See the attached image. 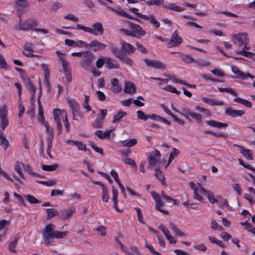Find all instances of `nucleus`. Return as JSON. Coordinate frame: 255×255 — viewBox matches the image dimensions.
<instances>
[{
    "label": "nucleus",
    "mask_w": 255,
    "mask_h": 255,
    "mask_svg": "<svg viewBox=\"0 0 255 255\" xmlns=\"http://www.w3.org/2000/svg\"><path fill=\"white\" fill-rule=\"evenodd\" d=\"M68 234V232H60V231H55V234L54 238L56 239H63L66 237Z\"/></svg>",
    "instance_id": "56"
},
{
    "label": "nucleus",
    "mask_w": 255,
    "mask_h": 255,
    "mask_svg": "<svg viewBox=\"0 0 255 255\" xmlns=\"http://www.w3.org/2000/svg\"><path fill=\"white\" fill-rule=\"evenodd\" d=\"M225 114L233 118L237 117L239 116V112L237 110H234L232 108L227 109L225 111Z\"/></svg>",
    "instance_id": "47"
},
{
    "label": "nucleus",
    "mask_w": 255,
    "mask_h": 255,
    "mask_svg": "<svg viewBox=\"0 0 255 255\" xmlns=\"http://www.w3.org/2000/svg\"><path fill=\"white\" fill-rule=\"evenodd\" d=\"M89 44L83 40H78L76 41V47L81 48H89Z\"/></svg>",
    "instance_id": "55"
},
{
    "label": "nucleus",
    "mask_w": 255,
    "mask_h": 255,
    "mask_svg": "<svg viewBox=\"0 0 255 255\" xmlns=\"http://www.w3.org/2000/svg\"><path fill=\"white\" fill-rule=\"evenodd\" d=\"M106 57L101 56L97 59L96 62V65L98 68H101L103 66L104 63L106 64Z\"/></svg>",
    "instance_id": "52"
},
{
    "label": "nucleus",
    "mask_w": 255,
    "mask_h": 255,
    "mask_svg": "<svg viewBox=\"0 0 255 255\" xmlns=\"http://www.w3.org/2000/svg\"><path fill=\"white\" fill-rule=\"evenodd\" d=\"M155 176L163 184L165 182V176L162 171L158 168L155 169Z\"/></svg>",
    "instance_id": "37"
},
{
    "label": "nucleus",
    "mask_w": 255,
    "mask_h": 255,
    "mask_svg": "<svg viewBox=\"0 0 255 255\" xmlns=\"http://www.w3.org/2000/svg\"><path fill=\"white\" fill-rule=\"evenodd\" d=\"M33 44L30 42H26L24 46L23 54L27 57H36L41 58V56L38 55L34 54Z\"/></svg>",
    "instance_id": "10"
},
{
    "label": "nucleus",
    "mask_w": 255,
    "mask_h": 255,
    "mask_svg": "<svg viewBox=\"0 0 255 255\" xmlns=\"http://www.w3.org/2000/svg\"><path fill=\"white\" fill-rule=\"evenodd\" d=\"M160 156V153L159 151L156 150L152 151L147 157L149 166H152L155 165L159 160Z\"/></svg>",
    "instance_id": "15"
},
{
    "label": "nucleus",
    "mask_w": 255,
    "mask_h": 255,
    "mask_svg": "<svg viewBox=\"0 0 255 255\" xmlns=\"http://www.w3.org/2000/svg\"><path fill=\"white\" fill-rule=\"evenodd\" d=\"M137 141L136 138H132L121 140L120 143H121V145L123 147L130 148L135 146L137 144Z\"/></svg>",
    "instance_id": "24"
},
{
    "label": "nucleus",
    "mask_w": 255,
    "mask_h": 255,
    "mask_svg": "<svg viewBox=\"0 0 255 255\" xmlns=\"http://www.w3.org/2000/svg\"><path fill=\"white\" fill-rule=\"evenodd\" d=\"M56 53L57 54L58 59L60 60L61 63H63L67 60L66 59V54L63 53H61L59 52V51H57L56 52Z\"/></svg>",
    "instance_id": "62"
},
{
    "label": "nucleus",
    "mask_w": 255,
    "mask_h": 255,
    "mask_svg": "<svg viewBox=\"0 0 255 255\" xmlns=\"http://www.w3.org/2000/svg\"><path fill=\"white\" fill-rule=\"evenodd\" d=\"M165 8H168L170 10H173L174 11L180 12L184 10V8L179 6L174 3H170L167 4L165 6Z\"/></svg>",
    "instance_id": "35"
},
{
    "label": "nucleus",
    "mask_w": 255,
    "mask_h": 255,
    "mask_svg": "<svg viewBox=\"0 0 255 255\" xmlns=\"http://www.w3.org/2000/svg\"><path fill=\"white\" fill-rule=\"evenodd\" d=\"M138 17L140 18L145 20H148L149 22L152 24V25L156 28H158L160 26V23L158 21H157L153 14H150L149 15H146L143 14H138Z\"/></svg>",
    "instance_id": "14"
},
{
    "label": "nucleus",
    "mask_w": 255,
    "mask_h": 255,
    "mask_svg": "<svg viewBox=\"0 0 255 255\" xmlns=\"http://www.w3.org/2000/svg\"><path fill=\"white\" fill-rule=\"evenodd\" d=\"M109 9L112 12L116 13L117 15L128 19H133L132 16L127 13L122 7L115 8L112 7H108Z\"/></svg>",
    "instance_id": "23"
},
{
    "label": "nucleus",
    "mask_w": 255,
    "mask_h": 255,
    "mask_svg": "<svg viewBox=\"0 0 255 255\" xmlns=\"http://www.w3.org/2000/svg\"><path fill=\"white\" fill-rule=\"evenodd\" d=\"M120 43L121 45V51H123L124 53L130 54L134 52L135 48L130 43L123 40H121Z\"/></svg>",
    "instance_id": "18"
},
{
    "label": "nucleus",
    "mask_w": 255,
    "mask_h": 255,
    "mask_svg": "<svg viewBox=\"0 0 255 255\" xmlns=\"http://www.w3.org/2000/svg\"><path fill=\"white\" fill-rule=\"evenodd\" d=\"M40 123L43 125L46 128L47 139V153L48 155H50V152L52 146L54 131L48 122L44 121V122H41Z\"/></svg>",
    "instance_id": "4"
},
{
    "label": "nucleus",
    "mask_w": 255,
    "mask_h": 255,
    "mask_svg": "<svg viewBox=\"0 0 255 255\" xmlns=\"http://www.w3.org/2000/svg\"><path fill=\"white\" fill-rule=\"evenodd\" d=\"M143 1H144L145 3L148 5H160L164 3L163 0H143Z\"/></svg>",
    "instance_id": "43"
},
{
    "label": "nucleus",
    "mask_w": 255,
    "mask_h": 255,
    "mask_svg": "<svg viewBox=\"0 0 255 255\" xmlns=\"http://www.w3.org/2000/svg\"><path fill=\"white\" fill-rule=\"evenodd\" d=\"M75 212L76 209L74 207L67 208L60 212V218L64 221L69 220Z\"/></svg>",
    "instance_id": "11"
},
{
    "label": "nucleus",
    "mask_w": 255,
    "mask_h": 255,
    "mask_svg": "<svg viewBox=\"0 0 255 255\" xmlns=\"http://www.w3.org/2000/svg\"><path fill=\"white\" fill-rule=\"evenodd\" d=\"M109 47L111 52L117 58L122 54L121 50L114 43L110 42L109 44Z\"/></svg>",
    "instance_id": "32"
},
{
    "label": "nucleus",
    "mask_w": 255,
    "mask_h": 255,
    "mask_svg": "<svg viewBox=\"0 0 255 255\" xmlns=\"http://www.w3.org/2000/svg\"><path fill=\"white\" fill-rule=\"evenodd\" d=\"M124 163L128 164L132 167H136L134 160L130 158H127L123 159Z\"/></svg>",
    "instance_id": "60"
},
{
    "label": "nucleus",
    "mask_w": 255,
    "mask_h": 255,
    "mask_svg": "<svg viewBox=\"0 0 255 255\" xmlns=\"http://www.w3.org/2000/svg\"><path fill=\"white\" fill-rule=\"evenodd\" d=\"M136 87L135 85L130 82H125L124 92L126 93L132 95L135 93Z\"/></svg>",
    "instance_id": "25"
},
{
    "label": "nucleus",
    "mask_w": 255,
    "mask_h": 255,
    "mask_svg": "<svg viewBox=\"0 0 255 255\" xmlns=\"http://www.w3.org/2000/svg\"><path fill=\"white\" fill-rule=\"evenodd\" d=\"M144 61L147 66L155 69H164L166 67L165 65L163 63L156 60L145 59L144 60Z\"/></svg>",
    "instance_id": "12"
},
{
    "label": "nucleus",
    "mask_w": 255,
    "mask_h": 255,
    "mask_svg": "<svg viewBox=\"0 0 255 255\" xmlns=\"http://www.w3.org/2000/svg\"><path fill=\"white\" fill-rule=\"evenodd\" d=\"M189 185L194 191L193 196L195 199L200 202L203 201V197L199 195V193H201L207 197L210 203L215 204L217 203L218 200L214 197V193L210 191L206 190L201 184H195L193 182H190Z\"/></svg>",
    "instance_id": "1"
},
{
    "label": "nucleus",
    "mask_w": 255,
    "mask_h": 255,
    "mask_svg": "<svg viewBox=\"0 0 255 255\" xmlns=\"http://www.w3.org/2000/svg\"><path fill=\"white\" fill-rule=\"evenodd\" d=\"M240 165L243 166V168H240V174H241L244 177L247 178V176L244 174V173L247 172L252 178L253 183L255 186V177L252 174V172L255 171V169H254L250 164L245 163L241 159Z\"/></svg>",
    "instance_id": "6"
},
{
    "label": "nucleus",
    "mask_w": 255,
    "mask_h": 255,
    "mask_svg": "<svg viewBox=\"0 0 255 255\" xmlns=\"http://www.w3.org/2000/svg\"><path fill=\"white\" fill-rule=\"evenodd\" d=\"M106 67L110 69H118L119 68V65L118 62L114 59L110 57H106Z\"/></svg>",
    "instance_id": "26"
},
{
    "label": "nucleus",
    "mask_w": 255,
    "mask_h": 255,
    "mask_svg": "<svg viewBox=\"0 0 255 255\" xmlns=\"http://www.w3.org/2000/svg\"><path fill=\"white\" fill-rule=\"evenodd\" d=\"M136 117L138 120L146 121L148 120V115H146L143 111L138 110L136 112Z\"/></svg>",
    "instance_id": "45"
},
{
    "label": "nucleus",
    "mask_w": 255,
    "mask_h": 255,
    "mask_svg": "<svg viewBox=\"0 0 255 255\" xmlns=\"http://www.w3.org/2000/svg\"><path fill=\"white\" fill-rule=\"evenodd\" d=\"M92 34L95 36L101 35L104 33V28L101 22H97L92 26Z\"/></svg>",
    "instance_id": "22"
},
{
    "label": "nucleus",
    "mask_w": 255,
    "mask_h": 255,
    "mask_svg": "<svg viewBox=\"0 0 255 255\" xmlns=\"http://www.w3.org/2000/svg\"><path fill=\"white\" fill-rule=\"evenodd\" d=\"M112 88L115 93H119L122 91V88L120 85L119 80L117 78H114L111 81Z\"/></svg>",
    "instance_id": "30"
},
{
    "label": "nucleus",
    "mask_w": 255,
    "mask_h": 255,
    "mask_svg": "<svg viewBox=\"0 0 255 255\" xmlns=\"http://www.w3.org/2000/svg\"><path fill=\"white\" fill-rule=\"evenodd\" d=\"M127 113L126 112L123 111L121 110H119L113 117V122L114 123H116L122 119L124 116L127 115Z\"/></svg>",
    "instance_id": "36"
},
{
    "label": "nucleus",
    "mask_w": 255,
    "mask_h": 255,
    "mask_svg": "<svg viewBox=\"0 0 255 255\" xmlns=\"http://www.w3.org/2000/svg\"><path fill=\"white\" fill-rule=\"evenodd\" d=\"M206 123L211 127H216L219 128H226L228 126V125L226 123H222L214 120L207 121Z\"/></svg>",
    "instance_id": "29"
},
{
    "label": "nucleus",
    "mask_w": 255,
    "mask_h": 255,
    "mask_svg": "<svg viewBox=\"0 0 255 255\" xmlns=\"http://www.w3.org/2000/svg\"><path fill=\"white\" fill-rule=\"evenodd\" d=\"M68 104L72 109L73 113V119L75 120L79 112V106L78 104L72 99H67Z\"/></svg>",
    "instance_id": "17"
},
{
    "label": "nucleus",
    "mask_w": 255,
    "mask_h": 255,
    "mask_svg": "<svg viewBox=\"0 0 255 255\" xmlns=\"http://www.w3.org/2000/svg\"><path fill=\"white\" fill-rule=\"evenodd\" d=\"M190 116L192 118L195 120L197 122L200 123L201 122L202 116L200 114H196L194 112H191Z\"/></svg>",
    "instance_id": "64"
},
{
    "label": "nucleus",
    "mask_w": 255,
    "mask_h": 255,
    "mask_svg": "<svg viewBox=\"0 0 255 255\" xmlns=\"http://www.w3.org/2000/svg\"><path fill=\"white\" fill-rule=\"evenodd\" d=\"M242 225L245 226V228L246 230H248V231L251 232L252 233L254 234L255 235V228L252 227L250 224H249L246 221L244 223H241Z\"/></svg>",
    "instance_id": "63"
},
{
    "label": "nucleus",
    "mask_w": 255,
    "mask_h": 255,
    "mask_svg": "<svg viewBox=\"0 0 255 255\" xmlns=\"http://www.w3.org/2000/svg\"><path fill=\"white\" fill-rule=\"evenodd\" d=\"M106 47L107 45L106 44L96 39L91 41L89 44V48L94 52L104 50Z\"/></svg>",
    "instance_id": "9"
},
{
    "label": "nucleus",
    "mask_w": 255,
    "mask_h": 255,
    "mask_svg": "<svg viewBox=\"0 0 255 255\" xmlns=\"http://www.w3.org/2000/svg\"><path fill=\"white\" fill-rule=\"evenodd\" d=\"M62 65L65 75V77L63 78V82L66 84H68L71 82L72 80L71 66L68 61L62 63Z\"/></svg>",
    "instance_id": "8"
},
{
    "label": "nucleus",
    "mask_w": 255,
    "mask_h": 255,
    "mask_svg": "<svg viewBox=\"0 0 255 255\" xmlns=\"http://www.w3.org/2000/svg\"><path fill=\"white\" fill-rule=\"evenodd\" d=\"M159 228L163 232V233L165 235L166 239L171 235L169 230L162 224L159 226Z\"/></svg>",
    "instance_id": "61"
},
{
    "label": "nucleus",
    "mask_w": 255,
    "mask_h": 255,
    "mask_svg": "<svg viewBox=\"0 0 255 255\" xmlns=\"http://www.w3.org/2000/svg\"><path fill=\"white\" fill-rule=\"evenodd\" d=\"M27 88L28 90L31 93V98L32 99L35 98V88L32 83L29 81L27 84Z\"/></svg>",
    "instance_id": "54"
},
{
    "label": "nucleus",
    "mask_w": 255,
    "mask_h": 255,
    "mask_svg": "<svg viewBox=\"0 0 255 255\" xmlns=\"http://www.w3.org/2000/svg\"><path fill=\"white\" fill-rule=\"evenodd\" d=\"M64 19L72 21L73 22H77L79 21L78 17L75 16L74 14L69 13L62 16Z\"/></svg>",
    "instance_id": "41"
},
{
    "label": "nucleus",
    "mask_w": 255,
    "mask_h": 255,
    "mask_svg": "<svg viewBox=\"0 0 255 255\" xmlns=\"http://www.w3.org/2000/svg\"><path fill=\"white\" fill-rule=\"evenodd\" d=\"M38 22L34 19H28L24 21L21 22L16 29L18 30L28 31L32 27L38 25Z\"/></svg>",
    "instance_id": "7"
},
{
    "label": "nucleus",
    "mask_w": 255,
    "mask_h": 255,
    "mask_svg": "<svg viewBox=\"0 0 255 255\" xmlns=\"http://www.w3.org/2000/svg\"><path fill=\"white\" fill-rule=\"evenodd\" d=\"M55 225L51 224L45 227L43 232V240L45 245H48L52 242V239L54 238L55 234Z\"/></svg>",
    "instance_id": "3"
},
{
    "label": "nucleus",
    "mask_w": 255,
    "mask_h": 255,
    "mask_svg": "<svg viewBox=\"0 0 255 255\" xmlns=\"http://www.w3.org/2000/svg\"><path fill=\"white\" fill-rule=\"evenodd\" d=\"M129 29H131L132 37L140 38L145 35L146 32L138 24L129 22L128 24Z\"/></svg>",
    "instance_id": "5"
},
{
    "label": "nucleus",
    "mask_w": 255,
    "mask_h": 255,
    "mask_svg": "<svg viewBox=\"0 0 255 255\" xmlns=\"http://www.w3.org/2000/svg\"><path fill=\"white\" fill-rule=\"evenodd\" d=\"M0 119L1 130H3L9 124L7 116V111L4 109H0Z\"/></svg>",
    "instance_id": "13"
},
{
    "label": "nucleus",
    "mask_w": 255,
    "mask_h": 255,
    "mask_svg": "<svg viewBox=\"0 0 255 255\" xmlns=\"http://www.w3.org/2000/svg\"><path fill=\"white\" fill-rule=\"evenodd\" d=\"M0 145L3 146L4 149H6L8 145V141L3 136V132L0 130Z\"/></svg>",
    "instance_id": "39"
},
{
    "label": "nucleus",
    "mask_w": 255,
    "mask_h": 255,
    "mask_svg": "<svg viewBox=\"0 0 255 255\" xmlns=\"http://www.w3.org/2000/svg\"><path fill=\"white\" fill-rule=\"evenodd\" d=\"M191 113V112L190 110L189 109L186 108H182L181 109V111L180 112V114L188 120H190L189 116L190 115Z\"/></svg>",
    "instance_id": "49"
},
{
    "label": "nucleus",
    "mask_w": 255,
    "mask_h": 255,
    "mask_svg": "<svg viewBox=\"0 0 255 255\" xmlns=\"http://www.w3.org/2000/svg\"><path fill=\"white\" fill-rule=\"evenodd\" d=\"M170 229L173 231L174 235L177 237H184L186 235L182 232L179 229H178L173 223L169 222V223Z\"/></svg>",
    "instance_id": "28"
},
{
    "label": "nucleus",
    "mask_w": 255,
    "mask_h": 255,
    "mask_svg": "<svg viewBox=\"0 0 255 255\" xmlns=\"http://www.w3.org/2000/svg\"><path fill=\"white\" fill-rule=\"evenodd\" d=\"M249 42L248 35L246 33H240V47L242 45H247Z\"/></svg>",
    "instance_id": "48"
},
{
    "label": "nucleus",
    "mask_w": 255,
    "mask_h": 255,
    "mask_svg": "<svg viewBox=\"0 0 255 255\" xmlns=\"http://www.w3.org/2000/svg\"><path fill=\"white\" fill-rule=\"evenodd\" d=\"M244 46L242 48V50H240V55L249 58H253L255 56V54L248 51L249 47H247V45Z\"/></svg>",
    "instance_id": "33"
},
{
    "label": "nucleus",
    "mask_w": 255,
    "mask_h": 255,
    "mask_svg": "<svg viewBox=\"0 0 255 255\" xmlns=\"http://www.w3.org/2000/svg\"><path fill=\"white\" fill-rule=\"evenodd\" d=\"M115 130L114 128H111L110 129L106 130L105 132H103L102 130H98L95 133V134L100 139H110V135L113 133Z\"/></svg>",
    "instance_id": "20"
},
{
    "label": "nucleus",
    "mask_w": 255,
    "mask_h": 255,
    "mask_svg": "<svg viewBox=\"0 0 255 255\" xmlns=\"http://www.w3.org/2000/svg\"><path fill=\"white\" fill-rule=\"evenodd\" d=\"M54 121L57 124V134L60 135L62 132L61 119H64L67 116V112L63 110L54 109L53 110Z\"/></svg>",
    "instance_id": "2"
},
{
    "label": "nucleus",
    "mask_w": 255,
    "mask_h": 255,
    "mask_svg": "<svg viewBox=\"0 0 255 255\" xmlns=\"http://www.w3.org/2000/svg\"><path fill=\"white\" fill-rule=\"evenodd\" d=\"M110 196L108 193V190L105 186H103L102 188V200L104 202H108Z\"/></svg>",
    "instance_id": "44"
},
{
    "label": "nucleus",
    "mask_w": 255,
    "mask_h": 255,
    "mask_svg": "<svg viewBox=\"0 0 255 255\" xmlns=\"http://www.w3.org/2000/svg\"><path fill=\"white\" fill-rule=\"evenodd\" d=\"M179 153V151L176 149L174 148L173 149L172 151L170 153L169 158L167 164L165 166V167H167L169 166L171 161L174 159V158L177 156Z\"/></svg>",
    "instance_id": "46"
},
{
    "label": "nucleus",
    "mask_w": 255,
    "mask_h": 255,
    "mask_svg": "<svg viewBox=\"0 0 255 255\" xmlns=\"http://www.w3.org/2000/svg\"><path fill=\"white\" fill-rule=\"evenodd\" d=\"M202 101L204 103L208 104L211 106H221L223 105L224 102L222 101H217L213 99L208 98H202Z\"/></svg>",
    "instance_id": "31"
},
{
    "label": "nucleus",
    "mask_w": 255,
    "mask_h": 255,
    "mask_svg": "<svg viewBox=\"0 0 255 255\" xmlns=\"http://www.w3.org/2000/svg\"><path fill=\"white\" fill-rule=\"evenodd\" d=\"M118 58L128 66H131L132 65V60L129 57L123 55L122 54L118 57Z\"/></svg>",
    "instance_id": "51"
},
{
    "label": "nucleus",
    "mask_w": 255,
    "mask_h": 255,
    "mask_svg": "<svg viewBox=\"0 0 255 255\" xmlns=\"http://www.w3.org/2000/svg\"><path fill=\"white\" fill-rule=\"evenodd\" d=\"M182 42V38L178 35V32L175 31L173 32L168 44L170 47H175L178 46Z\"/></svg>",
    "instance_id": "21"
},
{
    "label": "nucleus",
    "mask_w": 255,
    "mask_h": 255,
    "mask_svg": "<svg viewBox=\"0 0 255 255\" xmlns=\"http://www.w3.org/2000/svg\"><path fill=\"white\" fill-rule=\"evenodd\" d=\"M37 102L38 104V115L39 117L38 118V121L40 123L41 122H43L45 121V118L44 116V110L42 107V105L40 102V96L38 98Z\"/></svg>",
    "instance_id": "34"
},
{
    "label": "nucleus",
    "mask_w": 255,
    "mask_h": 255,
    "mask_svg": "<svg viewBox=\"0 0 255 255\" xmlns=\"http://www.w3.org/2000/svg\"><path fill=\"white\" fill-rule=\"evenodd\" d=\"M15 3L22 7H26L29 4V2L26 0H15Z\"/></svg>",
    "instance_id": "58"
},
{
    "label": "nucleus",
    "mask_w": 255,
    "mask_h": 255,
    "mask_svg": "<svg viewBox=\"0 0 255 255\" xmlns=\"http://www.w3.org/2000/svg\"><path fill=\"white\" fill-rule=\"evenodd\" d=\"M82 57H83V67L90 65L95 59L94 55L92 52L88 51H84Z\"/></svg>",
    "instance_id": "16"
},
{
    "label": "nucleus",
    "mask_w": 255,
    "mask_h": 255,
    "mask_svg": "<svg viewBox=\"0 0 255 255\" xmlns=\"http://www.w3.org/2000/svg\"><path fill=\"white\" fill-rule=\"evenodd\" d=\"M151 195L156 202V209L161 212L167 214L168 213L167 211L161 209V208L163 206V203L161 201L159 195L155 192H152Z\"/></svg>",
    "instance_id": "19"
},
{
    "label": "nucleus",
    "mask_w": 255,
    "mask_h": 255,
    "mask_svg": "<svg viewBox=\"0 0 255 255\" xmlns=\"http://www.w3.org/2000/svg\"><path fill=\"white\" fill-rule=\"evenodd\" d=\"M218 90L221 92H226L230 93L231 94H232V95H233L234 96L237 95V94L235 92V91L233 89H231V88H219L218 89Z\"/></svg>",
    "instance_id": "59"
},
{
    "label": "nucleus",
    "mask_w": 255,
    "mask_h": 255,
    "mask_svg": "<svg viewBox=\"0 0 255 255\" xmlns=\"http://www.w3.org/2000/svg\"><path fill=\"white\" fill-rule=\"evenodd\" d=\"M46 212L47 214V219H50L54 216L57 215L58 214L57 210L54 208L47 209Z\"/></svg>",
    "instance_id": "40"
},
{
    "label": "nucleus",
    "mask_w": 255,
    "mask_h": 255,
    "mask_svg": "<svg viewBox=\"0 0 255 255\" xmlns=\"http://www.w3.org/2000/svg\"><path fill=\"white\" fill-rule=\"evenodd\" d=\"M240 152L247 160H251L253 159V152L251 150L240 146Z\"/></svg>",
    "instance_id": "27"
},
{
    "label": "nucleus",
    "mask_w": 255,
    "mask_h": 255,
    "mask_svg": "<svg viewBox=\"0 0 255 255\" xmlns=\"http://www.w3.org/2000/svg\"><path fill=\"white\" fill-rule=\"evenodd\" d=\"M104 120L103 118H101L100 117H98L94 123V127L96 128H102L103 126Z\"/></svg>",
    "instance_id": "50"
},
{
    "label": "nucleus",
    "mask_w": 255,
    "mask_h": 255,
    "mask_svg": "<svg viewBox=\"0 0 255 255\" xmlns=\"http://www.w3.org/2000/svg\"><path fill=\"white\" fill-rule=\"evenodd\" d=\"M74 28L76 29L82 30L86 32L92 34L93 31L92 29V27H86L85 26H83L80 24H77Z\"/></svg>",
    "instance_id": "53"
},
{
    "label": "nucleus",
    "mask_w": 255,
    "mask_h": 255,
    "mask_svg": "<svg viewBox=\"0 0 255 255\" xmlns=\"http://www.w3.org/2000/svg\"><path fill=\"white\" fill-rule=\"evenodd\" d=\"M58 167V165L57 163H55L53 165H42V169L43 170L47 171H55V170H57Z\"/></svg>",
    "instance_id": "42"
},
{
    "label": "nucleus",
    "mask_w": 255,
    "mask_h": 255,
    "mask_svg": "<svg viewBox=\"0 0 255 255\" xmlns=\"http://www.w3.org/2000/svg\"><path fill=\"white\" fill-rule=\"evenodd\" d=\"M89 145L97 152L103 154V149L97 147L92 141H89Z\"/></svg>",
    "instance_id": "57"
},
{
    "label": "nucleus",
    "mask_w": 255,
    "mask_h": 255,
    "mask_svg": "<svg viewBox=\"0 0 255 255\" xmlns=\"http://www.w3.org/2000/svg\"><path fill=\"white\" fill-rule=\"evenodd\" d=\"M24 166L23 164L20 162H17L15 165V170L19 174V175L23 179L24 178V176L22 172V167Z\"/></svg>",
    "instance_id": "38"
}]
</instances>
